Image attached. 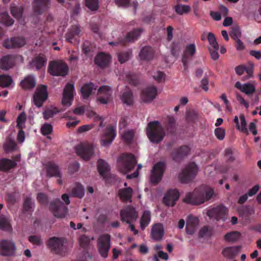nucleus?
<instances>
[{
	"label": "nucleus",
	"instance_id": "45",
	"mask_svg": "<svg viewBox=\"0 0 261 261\" xmlns=\"http://www.w3.org/2000/svg\"><path fill=\"white\" fill-rule=\"evenodd\" d=\"M12 83L11 77L8 75H0V86L3 87H7L10 86Z\"/></svg>",
	"mask_w": 261,
	"mask_h": 261
},
{
	"label": "nucleus",
	"instance_id": "39",
	"mask_svg": "<svg viewBox=\"0 0 261 261\" xmlns=\"http://www.w3.org/2000/svg\"><path fill=\"white\" fill-rule=\"evenodd\" d=\"M71 196L79 198H82L84 196V189L80 184H77L72 190Z\"/></svg>",
	"mask_w": 261,
	"mask_h": 261
},
{
	"label": "nucleus",
	"instance_id": "35",
	"mask_svg": "<svg viewBox=\"0 0 261 261\" xmlns=\"http://www.w3.org/2000/svg\"><path fill=\"white\" fill-rule=\"evenodd\" d=\"M93 89H96V88L94 87V85L92 83L85 84L81 89L83 98L84 99L88 98Z\"/></svg>",
	"mask_w": 261,
	"mask_h": 261
},
{
	"label": "nucleus",
	"instance_id": "26",
	"mask_svg": "<svg viewBox=\"0 0 261 261\" xmlns=\"http://www.w3.org/2000/svg\"><path fill=\"white\" fill-rule=\"evenodd\" d=\"M36 85V81L34 76L28 75L22 80L20 85L22 89L25 90H29L33 89Z\"/></svg>",
	"mask_w": 261,
	"mask_h": 261
},
{
	"label": "nucleus",
	"instance_id": "58",
	"mask_svg": "<svg viewBox=\"0 0 261 261\" xmlns=\"http://www.w3.org/2000/svg\"><path fill=\"white\" fill-rule=\"evenodd\" d=\"M80 245L84 248H86L90 242V239L86 235H82L79 239Z\"/></svg>",
	"mask_w": 261,
	"mask_h": 261
},
{
	"label": "nucleus",
	"instance_id": "24",
	"mask_svg": "<svg viewBox=\"0 0 261 261\" xmlns=\"http://www.w3.org/2000/svg\"><path fill=\"white\" fill-rule=\"evenodd\" d=\"M111 57L109 55L100 52L98 53L94 59L95 64L101 68L106 67L111 60Z\"/></svg>",
	"mask_w": 261,
	"mask_h": 261
},
{
	"label": "nucleus",
	"instance_id": "36",
	"mask_svg": "<svg viewBox=\"0 0 261 261\" xmlns=\"http://www.w3.org/2000/svg\"><path fill=\"white\" fill-rule=\"evenodd\" d=\"M150 219V212L148 211H144L140 219V227L142 230H144L148 225Z\"/></svg>",
	"mask_w": 261,
	"mask_h": 261
},
{
	"label": "nucleus",
	"instance_id": "32",
	"mask_svg": "<svg viewBox=\"0 0 261 261\" xmlns=\"http://www.w3.org/2000/svg\"><path fill=\"white\" fill-rule=\"evenodd\" d=\"M14 65V61L10 55L3 57L0 60V68L3 70H8Z\"/></svg>",
	"mask_w": 261,
	"mask_h": 261
},
{
	"label": "nucleus",
	"instance_id": "11",
	"mask_svg": "<svg viewBox=\"0 0 261 261\" xmlns=\"http://www.w3.org/2000/svg\"><path fill=\"white\" fill-rule=\"evenodd\" d=\"M142 31V30L141 29H135L132 32L127 33L125 37L119 38L118 42H110L109 44L117 45L120 44L122 46H125L128 43L137 40Z\"/></svg>",
	"mask_w": 261,
	"mask_h": 261
},
{
	"label": "nucleus",
	"instance_id": "21",
	"mask_svg": "<svg viewBox=\"0 0 261 261\" xmlns=\"http://www.w3.org/2000/svg\"><path fill=\"white\" fill-rule=\"evenodd\" d=\"M189 151V147L186 145H183L173 149L171 153V156L173 161L179 162L188 154Z\"/></svg>",
	"mask_w": 261,
	"mask_h": 261
},
{
	"label": "nucleus",
	"instance_id": "43",
	"mask_svg": "<svg viewBox=\"0 0 261 261\" xmlns=\"http://www.w3.org/2000/svg\"><path fill=\"white\" fill-rule=\"evenodd\" d=\"M16 146L17 145L15 142L11 139H7L4 144V148L6 152L14 151L15 150Z\"/></svg>",
	"mask_w": 261,
	"mask_h": 261
},
{
	"label": "nucleus",
	"instance_id": "12",
	"mask_svg": "<svg viewBox=\"0 0 261 261\" xmlns=\"http://www.w3.org/2000/svg\"><path fill=\"white\" fill-rule=\"evenodd\" d=\"M15 244L9 240H3L0 241V255L4 256H12L15 254Z\"/></svg>",
	"mask_w": 261,
	"mask_h": 261
},
{
	"label": "nucleus",
	"instance_id": "18",
	"mask_svg": "<svg viewBox=\"0 0 261 261\" xmlns=\"http://www.w3.org/2000/svg\"><path fill=\"white\" fill-rule=\"evenodd\" d=\"M157 95V88L153 85L148 86L142 90L141 94L142 100L145 102L153 100Z\"/></svg>",
	"mask_w": 261,
	"mask_h": 261
},
{
	"label": "nucleus",
	"instance_id": "9",
	"mask_svg": "<svg viewBox=\"0 0 261 261\" xmlns=\"http://www.w3.org/2000/svg\"><path fill=\"white\" fill-rule=\"evenodd\" d=\"M47 246L53 253L62 255L64 251L63 240L60 238L51 237L47 242Z\"/></svg>",
	"mask_w": 261,
	"mask_h": 261
},
{
	"label": "nucleus",
	"instance_id": "22",
	"mask_svg": "<svg viewBox=\"0 0 261 261\" xmlns=\"http://www.w3.org/2000/svg\"><path fill=\"white\" fill-rule=\"evenodd\" d=\"M98 92L99 96L98 97V100L102 104H107L110 99L112 91L111 88L108 86H102L100 87Z\"/></svg>",
	"mask_w": 261,
	"mask_h": 261
},
{
	"label": "nucleus",
	"instance_id": "41",
	"mask_svg": "<svg viewBox=\"0 0 261 261\" xmlns=\"http://www.w3.org/2000/svg\"><path fill=\"white\" fill-rule=\"evenodd\" d=\"M182 48V45L179 41H173L170 46L171 53L174 57H178Z\"/></svg>",
	"mask_w": 261,
	"mask_h": 261
},
{
	"label": "nucleus",
	"instance_id": "19",
	"mask_svg": "<svg viewBox=\"0 0 261 261\" xmlns=\"http://www.w3.org/2000/svg\"><path fill=\"white\" fill-rule=\"evenodd\" d=\"M179 197V193L176 189L169 190L163 198V202L166 205L173 206Z\"/></svg>",
	"mask_w": 261,
	"mask_h": 261
},
{
	"label": "nucleus",
	"instance_id": "59",
	"mask_svg": "<svg viewBox=\"0 0 261 261\" xmlns=\"http://www.w3.org/2000/svg\"><path fill=\"white\" fill-rule=\"evenodd\" d=\"M12 38L14 48L20 47L26 43L25 39L22 37H13Z\"/></svg>",
	"mask_w": 261,
	"mask_h": 261
},
{
	"label": "nucleus",
	"instance_id": "55",
	"mask_svg": "<svg viewBox=\"0 0 261 261\" xmlns=\"http://www.w3.org/2000/svg\"><path fill=\"white\" fill-rule=\"evenodd\" d=\"M33 205L31 199L27 197L25 199L23 204V213H25L31 211Z\"/></svg>",
	"mask_w": 261,
	"mask_h": 261
},
{
	"label": "nucleus",
	"instance_id": "10",
	"mask_svg": "<svg viewBox=\"0 0 261 261\" xmlns=\"http://www.w3.org/2000/svg\"><path fill=\"white\" fill-rule=\"evenodd\" d=\"M48 97L47 86L41 85L38 86L33 95V101L36 106L41 107Z\"/></svg>",
	"mask_w": 261,
	"mask_h": 261
},
{
	"label": "nucleus",
	"instance_id": "34",
	"mask_svg": "<svg viewBox=\"0 0 261 261\" xmlns=\"http://www.w3.org/2000/svg\"><path fill=\"white\" fill-rule=\"evenodd\" d=\"M16 167V163L7 158L0 159V171H8Z\"/></svg>",
	"mask_w": 261,
	"mask_h": 261
},
{
	"label": "nucleus",
	"instance_id": "64",
	"mask_svg": "<svg viewBox=\"0 0 261 261\" xmlns=\"http://www.w3.org/2000/svg\"><path fill=\"white\" fill-rule=\"evenodd\" d=\"M210 235V230L208 227L206 226L202 227L198 233V237L199 238H202L205 236Z\"/></svg>",
	"mask_w": 261,
	"mask_h": 261
},
{
	"label": "nucleus",
	"instance_id": "16",
	"mask_svg": "<svg viewBox=\"0 0 261 261\" xmlns=\"http://www.w3.org/2000/svg\"><path fill=\"white\" fill-rule=\"evenodd\" d=\"M196 51V48L194 43H190L186 45L181 59L185 71L188 70L189 61L195 55Z\"/></svg>",
	"mask_w": 261,
	"mask_h": 261
},
{
	"label": "nucleus",
	"instance_id": "53",
	"mask_svg": "<svg viewBox=\"0 0 261 261\" xmlns=\"http://www.w3.org/2000/svg\"><path fill=\"white\" fill-rule=\"evenodd\" d=\"M131 51H122L118 54V61L120 63H125L127 61L130 57Z\"/></svg>",
	"mask_w": 261,
	"mask_h": 261
},
{
	"label": "nucleus",
	"instance_id": "17",
	"mask_svg": "<svg viewBox=\"0 0 261 261\" xmlns=\"http://www.w3.org/2000/svg\"><path fill=\"white\" fill-rule=\"evenodd\" d=\"M116 136L115 127L110 125L107 127L101 136L100 142L103 146H107L110 145Z\"/></svg>",
	"mask_w": 261,
	"mask_h": 261
},
{
	"label": "nucleus",
	"instance_id": "52",
	"mask_svg": "<svg viewBox=\"0 0 261 261\" xmlns=\"http://www.w3.org/2000/svg\"><path fill=\"white\" fill-rule=\"evenodd\" d=\"M41 132L44 136L50 135L53 132V126L49 123H44L41 127Z\"/></svg>",
	"mask_w": 261,
	"mask_h": 261
},
{
	"label": "nucleus",
	"instance_id": "62",
	"mask_svg": "<svg viewBox=\"0 0 261 261\" xmlns=\"http://www.w3.org/2000/svg\"><path fill=\"white\" fill-rule=\"evenodd\" d=\"M199 223V219L197 217L190 215L188 217L186 224L190 225L197 226Z\"/></svg>",
	"mask_w": 261,
	"mask_h": 261
},
{
	"label": "nucleus",
	"instance_id": "33",
	"mask_svg": "<svg viewBox=\"0 0 261 261\" xmlns=\"http://www.w3.org/2000/svg\"><path fill=\"white\" fill-rule=\"evenodd\" d=\"M133 189L130 187L121 189L118 191L120 199L124 202L132 201Z\"/></svg>",
	"mask_w": 261,
	"mask_h": 261
},
{
	"label": "nucleus",
	"instance_id": "60",
	"mask_svg": "<svg viewBox=\"0 0 261 261\" xmlns=\"http://www.w3.org/2000/svg\"><path fill=\"white\" fill-rule=\"evenodd\" d=\"M241 120L240 129L242 133H245L247 135L249 134V132L246 127L247 122L245 119V117L244 115H241L240 116Z\"/></svg>",
	"mask_w": 261,
	"mask_h": 261
},
{
	"label": "nucleus",
	"instance_id": "1",
	"mask_svg": "<svg viewBox=\"0 0 261 261\" xmlns=\"http://www.w3.org/2000/svg\"><path fill=\"white\" fill-rule=\"evenodd\" d=\"M213 194L214 190L212 188L202 186L196 188L192 193H188L184 201L193 205H199L209 200Z\"/></svg>",
	"mask_w": 261,
	"mask_h": 261
},
{
	"label": "nucleus",
	"instance_id": "46",
	"mask_svg": "<svg viewBox=\"0 0 261 261\" xmlns=\"http://www.w3.org/2000/svg\"><path fill=\"white\" fill-rule=\"evenodd\" d=\"M176 121L173 117H169L165 125L166 129L171 133H174L175 131Z\"/></svg>",
	"mask_w": 261,
	"mask_h": 261
},
{
	"label": "nucleus",
	"instance_id": "48",
	"mask_svg": "<svg viewBox=\"0 0 261 261\" xmlns=\"http://www.w3.org/2000/svg\"><path fill=\"white\" fill-rule=\"evenodd\" d=\"M23 9L22 7L12 6L11 7V13L16 18L19 19L22 17Z\"/></svg>",
	"mask_w": 261,
	"mask_h": 261
},
{
	"label": "nucleus",
	"instance_id": "7",
	"mask_svg": "<svg viewBox=\"0 0 261 261\" xmlns=\"http://www.w3.org/2000/svg\"><path fill=\"white\" fill-rule=\"evenodd\" d=\"M49 208L55 217L59 218L65 217L68 212L67 207L59 199L51 201Z\"/></svg>",
	"mask_w": 261,
	"mask_h": 261
},
{
	"label": "nucleus",
	"instance_id": "54",
	"mask_svg": "<svg viewBox=\"0 0 261 261\" xmlns=\"http://www.w3.org/2000/svg\"><path fill=\"white\" fill-rule=\"evenodd\" d=\"M134 137V133L132 130L125 132L122 135V138L127 144H130Z\"/></svg>",
	"mask_w": 261,
	"mask_h": 261
},
{
	"label": "nucleus",
	"instance_id": "28",
	"mask_svg": "<svg viewBox=\"0 0 261 261\" xmlns=\"http://www.w3.org/2000/svg\"><path fill=\"white\" fill-rule=\"evenodd\" d=\"M234 87L247 95L253 94L255 91L254 86L250 83H245L242 85L240 82H237Z\"/></svg>",
	"mask_w": 261,
	"mask_h": 261
},
{
	"label": "nucleus",
	"instance_id": "3",
	"mask_svg": "<svg viewBox=\"0 0 261 261\" xmlns=\"http://www.w3.org/2000/svg\"><path fill=\"white\" fill-rule=\"evenodd\" d=\"M137 161L135 155L132 153H123L118 159V168L120 172L126 174L133 170Z\"/></svg>",
	"mask_w": 261,
	"mask_h": 261
},
{
	"label": "nucleus",
	"instance_id": "5",
	"mask_svg": "<svg viewBox=\"0 0 261 261\" xmlns=\"http://www.w3.org/2000/svg\"><path fill=\"white\" fill-rule=\"evenodd\" d=\"M198 167L194 162L190 163L179 174L178 178L182 183H188L191 181L197 173Z\"/></svg>",
	"mask_w": 261,
	"mask_h": 261
},
{
	"label": "nucleus",
	"instance_id": "51",
	"mask_svg": "<svg viewBox=\"0 0 261 261\" xmlns=\"http://www.w3.org/2000/svg\"><path fill=\"white\" fill-rule=\"evenodd\" d=\"M86 6L91 11H96L99 8L98 0H86Z\"/></svg>",
	"mask_w": 261,
	"mask_h": 261
},
{
	"label": "nucleus",
	"instance_id": "8",
	"mask_svg": "<svg viewBox=\"0 0 261 261\" xmlns=\"http://www.w3.org/2000/svg\"><path fill=\"white\" fill-rule=\"evenodd\" d=\"M111 236L109 234L100 235L97 239V248L100 255L103 258L108 257L110 248Z\"/></svg>",
	"mask_w": 261,
	"mask_h": 261
},
{
	"label": "nucleus",
	"instance_id": "57",
	"mask_svg": "<svg viewBox=\"0 0 261 261\" xmlns=\"http://www.w3.org/2000/svg\"><path fill=\"white\" fill-rule=\"evenodd\" d=\"M215 135L219 140H223L225 136V130L222 127H218L215 129Z\"/></svg>",
	"mask_w": 261,
	"mask_h": 261
},
{
	"label": "nucleus",
	"instance_id": "2",
	"mask_svg": "<svg viewBox=\"0 0 261 261\" xmlns=\"http://www.w3.org/2000/svg\"><path fill=\"white\" fill-rule=\"evenodd\" d=\"M146 134L150 142L158 144L163 140L165 132L159 121H153L148 124Z\"/></svg>",
	"mask_w": 261,
	"mask_h": 261
},
{
	"label": "nucleus",
	"instance_id": "61",
	"mask_svg": "<svg viewBox=\"0 0 261 261\" xmlns=\"http://www.w3.org/2000/svg\"><path fill=\"white\" fill-rule=\"evenodd\" d=\"M37 199L41 205H46L48 203L47 196L44 193H38L37 196Z\"/></svg>",
	"mask_w": 261,
	"mask_h": 261
},
{
	"label": "nucleus",
	"instance_id": "56",
	"mask_svg": "<svg viewBox=\"0 0 261 261\" xmlns=\"http://www.w3.org/2000/svg\"><path fill=\"white\" fill-rule=\"evenodd\" d=\"M230 37L234 40L239 39L241 36V32L238 27H233L232 28L229 33Z\"/></svg>",
	"mask_w": 261,
	"mask_h": 261
},
{
	"label": "nucleus",
	"instance_id": "6",
	"mask_svg": "<svg viewBox=\"0 0 261 261\" xmlns=\"http://www.w3.org/2000/svg\"><path fill=\"white\" fill-rule=\"evenodd\" d=\"M166 168V163L164 161H160L155 164L151 171L150 182L154 185L158 184L161 180Z\"/></svg>",
	"mask_w": 261,
	"mask_h": 261
},
{
	"label": "nucleus",
	"instance_id": "20",
	"mask_svg": "<svg viewBox=\"0 0 261 261\" xmlns=\"http://www.w3.org/2000/svg\"><path fill=\"white\" fill-rule=\"evenodd\" d=\"M74 90V84L67 83L63 90V99L62 103L64 106L71 105V100H72L73 93Z\"/></svg>",
	"mask_w": 261,
	"mask_h": 261
},
{
	"label": "nucleus",
	"instance_id": "47",
	"mask_svg": "<svg viewBox=\"0 0 261 261\" xmlns=\"http://www.w3.org/2000/svg\"><path fill=\"white\" fill-rule=\"evenodd\" d=\"M126 80L129 83L135 86H137L139 84V78L138 76L134 73L128 72L126 74Z\"/></svg>",
	"mask_w": 261,
	"mask_h": 261
},
{
	"label": "nucleus",
	"instance_id": "42",
	"mask_svg": "<svg viewBox=\"0 0 261 261\" xmlns=\"http://www.w3.org/2000/svg\"><path fill=\"white\" fill-rule=\"evenodd\" d=\"M122 102L127 105L130 106L133 104V93L130 90L125 91L121 96Z\"/></svg>",
	"mask_w": 261,
	"mask_h": 261
},
{
	"label": "nucleus",
	"instance_id": "30",
	"mask_svg": "<svg viewBox=\"0 0 261 261\" xmlns=\"http://www.w3.org/2000/svg\"><path fill=\"white\" fill-rule=\"evenodd\" d=\"M97 169L99 174L105 179L108 176L110 168L108 164L102 159H99L97 161Z\"/></svg>",
	"mask_w": 261,
	"mask_h": 261
},
{
	"label": "nucleus",
	"instance_id": "4",
	"mask_svg": "<svg viewBox=\"0 0 261 261\" xmlns=\"http://www.w3.org/2000/svg\"><path fill=\"white\" fill-rule=\"evenodd\" d=\"M48 72L53 76H65L68 72L67 65L60 61H53L49 63Z\"/></svg>",
	"mask_w": 261,
	"mask_h": 261
},
{
	"label": "nucleus",
	"instance_id": "25",
	"mask_svg": "<svg viewBox=\"0 0 261 261\" xmlns=\"http://www.w3.org/2000/svg\"><path fill=\"white\" fill-rule=\"evenodd\" d=\"M50 0H34L33 7L34 12L41 14L49 7Z\"/></svg>",
	"mask_w": 261,
	"mask_h": 261
},
{
	"label": "nucleus",
	"instance_id": "14",
	"mask_svg": "<svg viewBox=\"0 0 261 261\" xmlns=\"http://www.w3.org/2000/svg\"><path fill=\"white\" fill-rule=\"evenodd\" d=\"M227 210L226 207L222 205H218L208 210L206 215L210 218L217 220H222L224 221L226 219Z\"/></svg>",
	"mask_w": 261,
	"mask_h": 261
},
{
	"label": "nucleus",
	"instance_id": "23",
	"mask_svg": "<svg viewBox=\"0 0 261 261\" xmlns=\"http://www.w3.org/2000/svg\"><path fill=\"white\" fill-rule=\"evenodd\" d=\"M47 177H61V171L58 165L54 162H48L45 165Z\"/></svg>",
	"mask_w": 261,
	"mask_h": 261
},
{
	"label": "nucleus",
	"instance_id": "15",
	"mask_svg": "<svg viewBox=\"0 0 261 261\" xmlns=\"http://www.w3.org/2000/svg\"><path fill=\"white\" fill-rule=\"evenodd\" d=\"M76 153L85 160H88L94 153V146L89 143H83L75 148Z\"/></svg>",
	"mask_w": 261,
	"mask_h": 261
},
{
	"label": "nucleus",
	"instance_id": "50",
	"mask_svg": "<svg viewBox=\"0 0 261 261\" xmlns=\"http://www.w3.org/2000/svg\"><path fill=\"white\" fill-rule=\"evenodd\" d=\"M207 40L212 48L217 49L219 48V44L217 43L214 34L212 33H209L207 35Z\"/></svg>",
	"mask_w": 261,
	"mask_h": 261
},
{
	"label": "nucleus",
	"instance_id": "37",
	"mask_svg": "<svg viewBox=\"0 0 261 261\" xmlns=\"http://www.w3.org/2000/svg\"><path fill=\"white\" fill-rule=\"evenodd\" d=\"M46 61L45 56L43 55H40L33 59V63L36 69L39 70L45 65Z\"/></svg>",
	"mask_w": 261,
	"mask_h": 261
},
{
	"label": "nucleus",
	"instance_id": "29",
	"mask_svg": "<svg viewBox=\"0 0 261 261\" xmlns=\"http://www.w3.org/2000/svg\"><path fill=\"white\" fill-rule=\"evenodd\" d=\"M240 249L241 247L239 246L227 247L223 249L222 254L225 257L232 259L238 255Z\"/></svg>",
	"mask_w": 261,
	"mask_h": 261
},
{
	"label": "nucleus",
	"instance_id": "38",
	"mask_svg": "<svg viewBox=\"0 0 261 261\" xmlns=\"http://www.w3.org/2000/svg\"><path fill=\"white\" fill-rule=\"evenodd\" d=\"M241 237V233L237 231H233L227 233L224 236V239L228 242H235Z\"/></svg>",
	"mask_w": 261,
	"mask_h": 261
},
{
	"label": "nucleus",
	"instance_id": "49",
	"mask_svg": "<svg viewBox=\"0 0 261 261\" xmlns=\"http://www.w3.org/2000/svg\"><path fill=\"white\" fill-rule=\"evenodd\" d=\"M27 117L26 114L24 112H21L17 117L16 122H17V127L19 129H22L24 127V123L26 121Z\"/></svg>",
	"mask_w": 261,
	"mask_h": 261
},
{
	"label": "nucleus",
	"instance_id": "63",
	"mask_svg": "<svg viewBox=\"0 0 261 261\" xmlns=\"http://www.w3.org/2000/svg\"><path fill=\"white\" fill-rule=\"evenodd\" d=\"M9 227V224L7 219L0 216V229L2 230L8 229Z\"/></svg>",
	"mask_w": 261,
	"mask_h": 261
},
{
	"label": "nucleus",
	"instance_id": "44",
	"mask_svg": "<svg viewBox=\"0 0 261 261\" xmlns=\"http://www.w3.org/2000/svg\"><path fill=\"white\" fill-rule=\"evenodd\" d=\"M174 9L177 14L182 15L184 13H188L190 11L191 8L188 5L177 4L174 6Z\"/></svg>",
	"mask_w": 261,
	"mask_h": 261
},
{
	"label": "nucleus",
	"instance_id": "40",
	"mask_svg": "<svg viewBox=\"0 0 261 261\" xmlns=\"http://www.w3.org/2000/svg\"><path fill=\"white\" fill-rule=\"evenodd\" d=\"M0 22L8 27L14 23V20L10 17L7 12H5L0 13Z\"/></svg>",
	"mask_w": 261,
	"mask_h": 261
},
{
	"label": "nucleus",
	"instance_id": "27",
	"mask_svg": "<svg viewBox=\"0 0 261 261\" xmlns=\"http://www.w3.org/2000/svg\"><path fill=\"white\" fill-rule=\"evenodd\" d=\"M151 234L153 240L156 241L162 240L164 234V230L163 225L161 223L154 224L151 229Z\"/></svg>",
	"mask_w": 261,
	"mask_h": 261
},
{
	"label": "nucleus",
	"instance_id": "13",
	"mask_svg": "<svg viewBox=\"0 0 261 261\" xmlns=\"http://www.w3.org/2000/svg\"><path fill=\"white\" fill-rule=\"evenodd\" d=\"M121 220L122 222H125L127 224H130L135 221L138 217V213L135 208L130 206H127L125 208L121 210L120 212Z\"/></svg>",
	"mask_w": 261,
	"mask_h": 261
},
{
	"label": "nucleus",
	"instance_id": "31",
	"mask_svg": "<svg viewBox=\"0 0 261 261\" xmlns=\"http://www.w3.org/2000/svg\"><path fill=\"white\" fill-rule=\"evenodd\" d=\"M154 55L153 49L149 46H146L142 48L139 56L141 60L149 61L153 59Z\"/></svg>",
	"mask_w": 261,
	"mask_h": 261
}]
</instances>
